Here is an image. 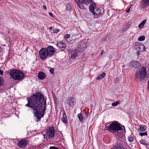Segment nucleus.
<instances>
[{
  "label": "nucleus",
  "instance_id": "nucleus-27",
  "mask_svg": "<svg viewBox=\"0 0 149 149\" xmlns=\"http://www.w3.org/2000/svg\"><path fill=\"white\" fill-rule=\"evenodd\" d=\"M79 119V120L81 122H82L83 120V117L81 113H79L77 115Z\"/></svg>",
  "mask_w": 149,
  "mask_h": 149
},
{
  "label": "nucleus",
  "instance_id": "nucleus-6",
  "mask_svg": "<svg viewBox=\"0 0 149 149\" xmlns=\"http://www.w3.org/2000/svg\"><path fill=\"white\" fill-rule=\"evenodd\" d=\"M55 131L54 127H49L46 131L47 136L49 138H52L54 136Z\"/></svg>",
  "mask_w": 149,
  "mask_h": 149
},
{
  "label": "nucleus",
  "instance_id": "nucleus-30",
  "mask_svg": "<svg viewBox=\"0 0 149 149\" xmlns=\"http://www.w3.org/2000/svg\"><path fill=\"white\" fill-rule=\"evenodd\" d=\"M128 139L129 141L131 142H133L134 141V137L132 136H130L128 137Z\"/></svg>",
  "mask_w": 149,
  "mask_h": 149
},
{
  "label": "nucleus",
  "instance_id": "nucleus-24",
  "mask_svg": "<svg viewBox=\"0 0 149 149\" xmlns=\"http://www.w3.org/2000/svg\"><path fill=\"white\" fill-rule=\"evenodd\" d=\"M120 101L119 100H118L116 102H115L113 103H112L111 105L113 107H115L117 106L118 105L120 104Z\"/></svg>",
  "mask_w": 149,
  "mask_h": 149
},
{
  "label": "nucleus",
  "instance_id": "nucleus-13",
  "mask_svg": "<svg viewBox=\"0 0 149 149\" xmlns=\"http://www.w3.org/2000/svg\"><path fill=\"white\" fill-rule=\"evenodd\" d=\"M45 74L42 72H40L38 74V77L40 80H43L45 78Z\"/></svg>",
  "mask_w": 149,
  "mask_h": 149
},
{
  "label": "nucleus",
  "instance_id": "nucleus-20",
  "mask_svg": "<svg viewBox=\"0 0 149 149\" xmlns=\"http://www.w3.org/2000/svg\"><path fill=\"white\" fill-rule=\"evenodd\" d=\"M146 22V19H144L143 21L139 25V27L140 29H142L143 28Z\"/></svg>",
  "mask_w": 149,
  "mask_h": 149
},
{
  "label": "nucleus",
  "instance_id": "nucleus-5",
  "mask_svg": "<svg viewBox=\"0 0 149 149\" xmlns=\"http://www.w3.org/2000/svg\"><path fill=\"white\" fill-rule=\"evenodd\" d=\"M39 54L40 58L42 60H44L49 57L45 48H41L39 51Z\"/></svg>",
  "mask_w": 149,
  "mask_h": 149
},
{
  "label": "nucleus",
  "instance_id": "nucleus-42",
  "mask_svg": "<svg viewBox=\"0 0 149 149\" xmlns=\"http://www.w3.org/2000/svg\"><path fill=\"white\" fill-rule=\"evenodd\" d=\"M148 89L149 90V80L148 81Z\"/></svg>",
  "mask_w": 149,
  "mask_h": 149
},
{
  "label": "nucleus",
  "instance_id": "nucleus-3",
  "mask_svg": "<svg viewBox=\"0 0 149 149\" xmlns=\"http://www.w3.org/2000/svg\"><path fill=\"white\" fill-rule=\"evenodd\" d=\"M11 77L15 80H21L24 78V74L22 72L16 69H13L9 73Z\"/></svg>",
  "mask_w": 149,
  "mask_h": 149
},
{
  "label": "nucleus",
  "instance_id": "nucleus-19",
  "mask_svg": "<svg viewBox=\"0 0 149 149\" xmlns=\"http://www.w3.org/2000/svg\"><path fill=\"white\" fill-rule=\"evenodd\" d=\"M147 129V127L144 125H141L140 126V127L138 129V131L139 132L144 131Z\"/></svg>",
  "mask_w": 149,
  "mask_h": 149
},
{
  "label": "nucleus",
  "instance_id": "nucleus-36",
  "mask_svg": "<svg viewBox=\"0 0 149 149\" xmlns=\"http://www.w3.org/2000/svg\"><path fill=\"white\" fill-rule=\"evenodd\" d=\"M50 72L52 74H54V70L53 68H51L49 69Z\"/></svg>",
  "mask_w": 149,
  "mask_h": 149
},
{
  "label": "nucleus",
  "instance_id": "nucleus-37",
  "mask_svg": "<svg viewBox=\"0 0 149 149\" xmlns=\"http://www.w3.org/2000/svg\"><path fill=\"white\" fill-rule=\"evenodd\" d=\"M49 149H59L58 148L55 146L50 147Z\"/></svg>",
  "mask_w": 149,
  "mask_h": 149
},
{
  "label": "nucleus",
  "instance_id": "nucleus-48",
  "mask_svg": "<svg viewBox=\"0 0 149 149\" xmlns=\"http://www.w3.org/2000/svg\"><path fill=\"white\" fill-rule=\"evenodd\" d=\"M120 149H121V148H120Z\"/></svg>",
  "mask_w": 149,
  "mask_h": 149
},
{
  "label": "nucleus",
  "instance_id": "nucleus-7",
  "mask_svg": "<svg viewBox=\"0 0 149 149\" xmlns=\"http://www.w3.org/2000/svg\"><path fill=\"white\" fill-rule=\"evenodd\" d=\"M45 49L48 54L49 57L52 56L55 52V49L52 46H48L47 48H45Z\"/></svg>",
  "mask_w": 149,
  "mask_h": 149
},
{
  "label": "nucleus",
  "instance_id": "nucleus-10",
  "mask_svg": "<svg viewBox=\"0 0 149 149\" xmlns=\"http://www.w3.org/2000/svg\"><path fill=\"white\" fill-rule=\"evenodd\" d=\"M129 66L135 68H138L141 66V64L138 61H133L130 63Z\"/></svg>",
  "mask_w": 149,
  "mask_h": 149
},
{
  "label": "nucleus",
  "instance_id": "nucleus-34",
  "mask_svg": "<svg viewBox=\"0 0 149 149\" xmlns=\"http://www.w3.org/2000/svg\"><path fill=\"white\" fill-rule=\"evenodd\" d=\"M3 80L1 77H0V86H2L3 84Z\"/></svg>",
  "mask_w": 149,
  "mask_h": 149
},
{
  "label": "nucleus",
  "instance_id": "nucleus-15",
  "mask_svg": "<svg viewBox=\"0 0 149 149\" xmlns=\"http://www.w3.org/2000/svg\"><path fill=\"white\" fill-rule=\"evenodd\" d=\"M62 122L65 124L68 123V120L67 116L65 111L63 113V118H61Z\"/></svg>",
  "mask_w": 149,
  "mask_h": 149
},
{
  "label": "nucleus",
  "instance_id": "nucleus-26",
  "mask_svg": "<svg viewBox=\"0 0 149 149\" xmlns=\"http://www.w3.org/2000/svg\"><path fill=\"white\" fill-rule=\"evenodd\" d=\"M139 49L140 50H141L142 52H143V51H144L145 50V47L143 45L141 44V45L139 46Z\"/></svg>",
  "mask_w": 149,
  "mask_h": 149
},
{
  "label": "nucleus",
  "instance_id": "nucleus-8",
  "mask_svg": "<svg viewBox=\"0 0 149 149\" xmlns=\"http://www.w3.org/2000/svg\"><path fill=\"white\" fill-rule=\"evenodd\" d=\"M28 143V141L23 139L18 141L17 145L20 148H25Z\"/></svg>",
  "mask_w": 149,
  "mask_h": 149
},
{
  "label": "nucleus",
  "instance_id": "nucleus-41",
  "mask_svg": "<svg viewBox=\"0 0 149 149\" xmlns=\"http://www.w3.org/2000/svg\"><path fill=\"white\" fill-rule=\"evenodd\" d=\"M104 50H102L101 51L100 55L101 56L103 54L104 52Z\"/></svg>",
  "mask_w": 149,
  "mask_h": 149
},
{
  "label": "nucleus",
  "instance_id": "nucleus-39",
  "mask_svg": "<svg viewBox=\"0 0 149 149\" xmlns=\"http://www.w3.org/2000/svg\"><path fill=\"white\" fill-rule=\"evenodd\" d=\"M49 15L51 17H54V15L52 13L49 12Z\"/></svg>",
  "mask_w": 149,
  "mask_h": 149
},
{
  "label": "nucleus",
  "instance_id": "nucleus-21",
  "mask_svg": "<svg viewBox=\"0 0 149 149\" xmlns=\"http://www.w3.org/2000/svg\"><path fill=\"white\" fill-rule=\"evenodd\" d=\"M106 75V74L104 72L100 74L97 78V80H100L102 78L104 77Z\"/></svg>",
  "mask_w": 149,
  "mask_h": 149
},
{
  "label": "nucleus",
  "instance_id": "nucleus-9",
  "mask_svg": "<svg viewBox=\"0 0 149 149\" xmlns=\"http://www.w3.org/2000/svg\"><path fill=\"white\" fill-rule=\"evenodd\" d=\"M149 6V0H141L140 2V7L141 9H146Z\"/></svg>",
  "mask_w": 149,
  "mask_h": 149
},
{
  "label": "nucleus",
  "instance_id": "nucleus-29",
  "mask_svg": "<svg viewBox=\"0 0 149 149\" xmlns=\"http://www.w3.org/2000/svg\"><path fill=\"white\" fill-rule=\"evenodd\" d=\"M145 39V37L143 36L139 37L138 38V40L140 41H142L144 40Z\"/></svg>",
  "mask_w": 149,
  "mask_h": 149
},
{
  "label": "nucleus",
  "instance_id": "nucleus-38",
  "mask_svg": "<svg viewBox=\"0 0 149 149\" xmlns=\"http://www.w3.org/2000/svg\"><path fill=\"white\" fill-rule=\"evenodd\" d=\"M132 6V4H131V5L130 6V7H129V8L127 9V10H126V13H128L130 11V8H131V6Z\"/></svg>",
  "mask_w": 149,
  "mask_h": 149
},
{
  "label": "nucleus",
  "instance_id": "nucleus-16",
  "mask_svg": "<svg viewBox=\"0 0 149 149\" xmlns=\"http://www.w3.org/2000/svg\"><path fill=\"white\" fill-rule=\"evenodd\" d=\"M78 47L80 49V51H83L85 49V48L86 47L85 43L83 42L80 43L78 45Z\"/></svg>",
  "mask_w": 149,
  "mask_h": 149
},
{
  "label": "nucleus",
  "instance_id": "nucleus-28",
  "mask_svg": "<svg viewBox=\"0 0 149 149\" xmlns=\"http://www.w3.org/2000/svg\"><path fill=\"white\" fill-rule=\"evenodd\" d=\"M140 142L141 144H143L147 146H149V143H146L145 141L144 140H141L140 141Z\"/></svg>",
  "mask_w": 149,
  "mask_h": 149
},
{
  "label": "nucleus",
  "instance_id": "nucleus-46",
  "mask_svg": "<svg viewBox=\"0 0 149 149\" xmlns=\"http://www.w3.org/2000/svg\"><path fill=\"white\" fill-rule=\"evenodd\" d=\"M123 67H125V65H123Z\"/></svg>",
  "mask_w": 149,
  "mask_h": 149
},
{
  "label": "nucleus",
  "instance_id": "nucleus-33",
  "mask_svg": "<svg viewBox=\"0 0 149 149\" xmlns=\"http://www.w3.org/2000/svg\"><path fill=\"white\" fill-rule=\"evenodd\" d=\"M70 35L69 34H65L64 36V39H68L70 38Z\"/></svg>",
  "mask_w": 149,
  "mask_h": 149
},
{
  "label": "nucleus",
  "instance_id": "nucleus-11",
  "mask_svg": "<svg viewBox=\"0 0 149 149\" xmlns=\"http://www.w3.org/2000/svg\"><path fill=\"white\" fill-rule=\"evenodd\" d=\"M101 13L100 9L98 8H95L94 10L92 13L95 16L94 18H97L99 17Z\"/></svg>",
  "mask_w": 149,
  "mask_h": 149
},
{
  "label": "nucleus",
  "instance_id": "nucleus-18",
  "mask_svg": "<svg viewBox=\"0 0 149 149\" xmlns=\"http://www.w3.org/2000/svg\"><path fill=\"white\" fill-rule=\"evenodd\" d=\"M65 10L67 11H70L71 10L72 7L70 4L68 3H66L65 4Z\"/></svg>",
  "mask_w": 149,
  "mask_h": 149
},
{
  "label": "nucleus",
  "instance_id": "nucleus-25",
  "mask_svg": "<svg viewBox=\"0 0 149 149\" xmlns=\"http://www.w3.org/2000/svg\"><path fill=\"white\" fill-rule=\"evenodd\" d=\"M95 8L94 5H93V4L91 5L89 7L90 12L92 13L94 9H95Z\"/></svg>",
  "mask_w": 149,
  "mask_h": 149
},
{
  "label": "nucleus",
  "instance_id": "nucleus-22",
  "mask_svg": "<svg viewBox=\"0 0 149 149\" xmlns=\"http://www.w3.org/2000/svg\"><path fill=\"white\" fill-rule=\"evenodd\" d=\"M82 1L83 3L85 4H89L91 3L92 1V0H81Z\"/></svg>",
  "mask_w": 149,
  "mask_h": 149
},
{
  "label": "nucleus",
  "instance_id": "nucleus-17",
  "mask_svg": "<svg viewBox=\"0 0 149 149\" xmlns=\"http://www.w3.org/2000/svg\"><path fill=\"white\" fill-rule=\"evenodd\" d=\"M75 1L78 6L80 9H84V8L83 4L80 0H75Z\"/></svg>",
  "mask_w": 149,
  "mask_h": 149
},
{
  "label": "nucleus",
  "instance_id": "nucleus-47",
  "mask_svg": "<svg viewBox=\"0 0 149 149\" xmlns=\"http://www.w3.org/2000/svg\"><path fill=\"white\" fill-rule=\"evenodd\" d=\"M123 127H124V128H125L124 126H123Z\"/></svg>",
  "mask_w": 149,
  "mask_h": 149
},
{
  "label": "nucleus",
  "instance_id": "nucleus-1",
  "mask_svg": "<svg viewBox=\"0 0 149 149\" xmlns=\"http://www.w3.org/2000/svg\"><path fill=\"white\" fill-rule=\"evenodd\" d=\"M26 99L28 103L25 106L31 108L35 111L34 114L37 118L35 121L38 122L45 114L44 112L46 109L47 98L43 94L38 92L33 94L32 96L27 97Z\"/></svg>",
  "mask_w": 149,
  "mask_h": 149
},
{
  "label": "nucleus",
  "instance_id": "nucleus-40",
  "mask_svg": "<svg viewBox=\"0 0 149 149\" xmlns=\"http://www.w3.org/2000/svg\"><path fill=\"white\" fill-rule=\"evenodd\" d=\"M3 71L0 70V75H3Z\"/></svg>",
  "mask_w": 149,
  "mask_h": 149
},
{
  "label": "nucleus",
  "instance_id": "nucleus-32",
  "mask_svg": "<svg viewBox=\"0 0 149 149\" xmlns=\"http://www.w3.org/2000/svg\"><path fill=\"white\" fill-rule=\"evenodd\" d=\"M139 135L141 136H144L145 135H147V132H140L139 133Z\"/></svg>",
  "mask_w": 149,
  "mask_h": 149
},
{
  "label": "nucleus",
  "instance_id": "nucleus-31",
  "mask_svg": "<svg viewBox=\"0 0 149 149\" xmlns=\"http://www.w3.org/2000/svg\"><path fill=\"white\" fill-rule=\"evenodd\" d=\"M77 56V53L75 52L73 54H72L71 56V58H73L74 59Z\"/></svg>",
  "mask_w": 149,
  "mask_h": 149
},
{
  "label": "nucleus",
  "instance_id": "nucleus-4",
  "mask_svg": "<svg viewBox=\"0 0 149 149\" xmlns=\"http://www.w3.org/2000/svg\"><path fill=\"white\" fill-rule=\"evenodd\" d=\"M107 130L110 132L114 133H119V131L123 130L121 127L116 122H113L111 123L109 127H106Z\"/></svg>",
  "mask_w": 149,
  "mask_h": 149
},
{
  "label": "nucleus",
  "instance_id": "nucleus-12",
  "mask_svg": "<svg viewBox=\"0 0 149 149\" xmlns=\"http://www.w3.org/2000/svg\"><path fill=\"white\" fill-rule=\"evenodd\" d=\"M69 101L68 102V105L71 107H73L74 105V101H75L74 98L71 97H69L68 98Z\"/></svg>",
  "mask_w": 149,
  "mask_h": 149
},
{
  "label": "nucleus",
  "instance_id": "nucleus-43",
  "mask_svg": "<svg viewBox=\"0 0 149 149\" xmlns=\"http://www.w3.org/2000/svg\"><path fill=\"white\" fill-rule=\"evenodd\" d=\"M43 8L44 9L46 10L47 9V8L46 6L45 5H43Z\"/></svg>",
  "mask_w": 149,
  "mask_h": 149
},
{
  "label": "nucleus",
  "instance_id": "nucleus-23",
  "mask_svg": "<svg viewBox=\"0 0 149 149\" xmlns=\"http://www.w3.org/2000/svg\"><path fill=\"white\" fill-rule=\"evenodd\" d=\"M141 44L139 42H136L134 44V48L138 50L139 49V47L140 45Z\"/></svg>",
  "mask_w": 149,
  "mask_h": 149
},
{
  "label": "nucleus",
  "instance_id": "nucleus-14",
  "mask_svg": "<svg viewBox=\"0 0 149 149\" xmlns=\"http://www.w3.org/2000/svg\"><path fill=\"white\" fill-rule=\"evenodd\" d=\"M56 45L60 49H64L66 47L65 44L60 41L58 42Z\"/></svg>",
  "mask_w": 149,
  "mask_h": 149
},
{
  "label": "nucleus",
  "instance_id": "nucleus-2",
  "mask_svg": "<svg viewBox=\"0 0 149 149\" xmlns=\"http://www.w3.org/2000/svg\"><path fill=\"white\" fill-rule=\"evenodd\" d=\"M146 68L144 66H142L136 72L135 79L137 81L141 82L143 81L147 75Z\"/></svg>",
  "mask_w": 149,
  "mask_h": 149
},
{
  "label": "nucleus",
  "instance_id": "nucleus-45",
  "mask_svg": "<svg viewBox=\"0 0 149 149\" xmlns=\"http://www.w3.org/2000/svg\"><path fill=\"white\" fill-rule=\"evenodd\" d=\"M1 47H0V51H1Z\"/></svg>",
  "mask_w": 149,
  "mask_h": 149
},
{
  "label": "nucleus",
  "instance_id": "nucleus-35",
  "mask_svg": "<svg viewBox=\"0 0 149 149\" xmlns=\"http://www.w3.org/2000/svg\"><path fill=\"white\" fill-rule=\"evenodd\" d=\"M59 31V30L57 29H54L53 30V32L54 33H57Z\"/></svg>",
  "mask_w": 149,
  "mask_h": 149
},
{
  "label": "nucleus",
  "instance_id": "nucleus-44",
  "mask_svg": "<svg viewBox=\"0 0 149 149\" xmlns=\"http://www.w3.org/2000/svg\"><path fill=\"white\" fill-rule=\"evenodd\" d=\"M49 29L50 30H51L52 29V27H50L49 28Z\"/></svg>",
  "mask_w": 149,
  "mask_h": 149
}]
</instances>
